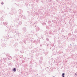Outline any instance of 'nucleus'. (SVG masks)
<instances>
[{
    "label": "nucleus",
    "instance_id": "obj_2",
    "mask_svg": "<svg viewBox=\"0 0 77 77\" xmlns=\"http://www.w3.org/2000/svg\"><path fill=\"white\" fill-rule=\"evenodd\" d=\"M64 75H65V73H63L62 74V76L63 77H64L65 76H64Z\"/></svg>",
    "mask_w": 77,
    "mask_h": 77
},
{
    "label": "nucleus",
    "instance_id": "obj_1",
    "mask_svg": "<svg viewBox=\"0 0 77 77\" xmlns=\"http://www.w3.org/2000/svg\"><path fill=\"white\" fill-rule=\"evenodd\" d=\"M13 70L14 72H15L16 71V68H14V69H13Z\"/></svg>",
    "mask_w": 77,
    "mask_h": 77
},
{
    "label": "nucleus",
    "instance_id": "obj_7",
    "mask_svg": "<svg viewBox=\"0 0 77 77\" xmlns=\"http://www.w3.org/2000/svg\"><path fill=\"white\" fill-rule=\"evenodd\" d=\"M53 77H55V76H53Z\"/></svg>",
    "mask_w": 77,
    "mask_h": 77
},
{
    "label": "nucleus",
    "instance_id": "obj_5",
    "mask_svg": "<svg viewBox=\"0 0 77 77\" xmlns=\"http://www.w3.org/2000/svg\"><path fill=\"white\" fill-rule=\"evenodd\" d=\"M75 75H77V74L76 73H75Z\"/></svg>",
    "mask_w": 77,
    "mask_h": 77
},
{
    "label": "nucleus",
    "instance_id": "obj_3",
    "mask_svg": "<svg viewBox=\"0 0 77 77\" xmlns=\"http://www.w3.org/2000/svg\"><path fill=\"white\" fill-rule=\"evenodd\" d=\"M46 40H47L48 41L49 40V39H48V38H47Z\"/></svg>",
    "mask_w": 77,
    "mask_h": 77
},
{
    "label": "nucleus",
    "instance_id": "obj_8",
    "mask_svg": "<svg viewBox=\"0 0 77 77\" xmlns=\"http://www.w3.org/2000/svg\"><path fill=\"white\" fill-rule=\"evenodd\" d=\"M4 23H6V22H4Z\"/></svg>",
    "mask_w": 77,
    "mask_h": 77
},
{
    "label": "nucleus",
    "instance_id": "obj_4",
    "mask_svg": "<svg viewBox=\"0 0 77 77\" xmlns=\"http://www.w3.org/2000/svg\"><path fill=\"white\" fill-rule=\"evenodd\" d=\"M1 4H2V5H3V2H2L1 3Z\"/></svg>",
    "mask_w": 77,
    "mask_h": 77
},
{
    "label": "nucleus",
    "instance_id": "obj_6",
    "mask_svg": "<svg viewBox=\"0 0 77 77\" xmlns=\"http://www.w3.org/2000/svg\"><path fill=\"white\" fill-rule=\"evenodd\" d=\"M5 25H7V23H6L5 24Z\"/></svg>",
    "mask_w": 77,
    "mask_h": 77
}]
</instances>
